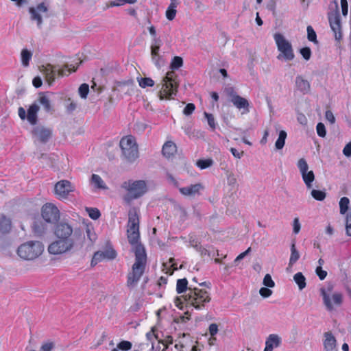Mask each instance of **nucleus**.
Returning <instances> with one entry per match:
<instances>
[{
	"instance_id": "obj_28",
	"label": "nucleus",
	"mask_w": 351,
	"mask_h": 351,
	"mask_svg": "<svg viewBox=\"0 0 351 351\" xmlns=\"http://www.w3.org/2000/svg\"><path fill=\"white\" fill-rule=\"evenodd\" d=\"M162 152L165 157L169 158L176 152V145L174 143L168 141L164 144Z\"/></svg>"
},
{
	"instance_id": "obj_13",
	"label": "nucleus",
	"mask_w": 351,
	"mask_h": 351,
	"mask_svg": "<svg viewBox=\"0 0 351 351\" xmlns=\"http://www.w3.org/2000/svg\"><path fill=\"white\" fill-rule=\"evenodd\" d=\"M73 227L66 222H60L54 228L53 234L56 239L74 240L72 237Z\"/></svg>"
},
{
	"instance_id": "obj_36",
	"label": "nucleus",
	"mask_w": 351,
	"mask_h": 351,
	"mask_svg": "<svg viewBox=\"0 0 351 351\" xmlns=\"http://www.w3.org/2000/svg\"><path fill=\"white\" fill-rule=\"evenodd\" d=\"M293 280L298 285L300 290H302L306 287V278L301 272L296 273L293 276Z\"/></svg>"
},
{
	"instance_id": "obj_19",
	"label": "nucleus",
	"mask_w": 351,
	"mask_h": 351,
	"mask_svg": "<svg viewBox=\"0 0 351 351\" xmlns=\"http://www.w3.org/2000/svg\"><path fill=\"white\" fill-rule=\"evenodd\" d=\"M323 344L324 351H337L336 339L330 332L324 333Z\"/></svg>"
},
{
	"instance_id": "obj_22",
	"label": "nucleus",
	"mask_w": 351,
	"mask_h": 351,
	"mask_svg": "<svg viewBox=\"0 0 351 351\" xmlns=\"http://www.w3.org/2000/svg\"><path fill=\"white\" fill-rule=\"evenodd\" d=\"M329 21L330 27L335 33V38L337 40H340L341 38V23L339 16H335L333 17H331L330 18Z\"/></svg>"
},
{
	"instance_id": "obj_39",
	"label": "nucleus",
	"mask_w": 351,
	"mask_h": 351,
	"mask_svg": "<svg viewBox=\"0 0 351 351\" xmlns=\"http://www.w3.org/2000/svg\"><path fill=\"white\" fill-rule=\"evenodd\" d=\"M162 42L158 38H154L151 45V56L159 54V49Z\"/></svg>"
},
{
	"instance_id": "obj_18",
	"label": "nucleus",
	"mask_w": 351,
	"mask_h": 351,
	"mask_svg": "<svg viewBox=\"0 0 351 351\" xmlns=\"http://www.w3.org/2000/svg\"><path fill=\"white\" fill-rule=\"evenodd\" d=\"M281 343L282 338L278 335L271 334L266 339L264 351H273L274 349L278 348Z\"/></svg>"
},
{
	"instance_id": "obj_1",
	"label": "nucleus",
	"mask_w": 351,
	"mask_h": 351,
	"mask_svg": "<svg viewBox=\"0 0 351 351\" xmlns=\"http://www.w3.org/2000/svg\"><path fill=\"white\" fill-rule=\"evenodd\" d=\"M135 257V262L132 267V271L128 276L127 285L130 287H136L144 273L147 256L143 246L136 247Z\"/></svg>"
},
{
	"instance_id": "obj_5",
	"label": "nucleus",
	"mask_w": 351,
	"mask_h": 351,
	"mask_svg": "<svg viewBox=\"0 0 351 351\" xmlns=\"http://www.w3.org/2000/svg\"><path fill=\"white\" fill-rule=\"evenodd\" d=\"M273 37L278 51L277 59L285 62L292 61L295 58V53L291 41L280 32L275 33Z\"/></svg>"
},
{
	"instance_id": "obj_54",
	"label": "nucleus",
	"mask_w": 351,
	"mask_h": 351,
	"mask_svg": "<svg viewBox=\"0 0 351 351\" xmlns=\"http://www.w3.org/2000/svg\"><path fill=\"white\" fill-rule=\"evenodd\" d=\"M86 210L88 213L89 217L93 219L96 220L101 215L99 210L97 208H87Z\"/></svg>"
},
{
	"instance_id": "obj_3",
	"label": "nucleus",
	"mask_w": 351,
	"mask_h": 351,
	"mask_svg": "<svg viewBox=\"0 0 351 351\" xmlns=\"http://www.w3.org/2000/svg\"><path fill=\"white\" fill-rule=\"evenodd\" d=\"M159 90V98L160 100L171 99L176 95L179 86L178 76L173 71H168L163 77Z\"/></svg>"
},
{
	"instance_id": "obj_59",
	"label": "nucleus",
	"mask_w": 351,
	"mask_h": 351,
	"mask_svg": "<svg viewBox=\"0 0 351 351\" xmlns=\"http://www.w3.org/2000/svg\"><path fill=\"white\" fill-rule=\"evenodd\" d=\"M263 283L265 286L270 288L274 287L275 285V283L269 274H266L265 276Z\"/></svg>"
},
{
	"instance_id": "obj_56",
	"label": "nucleus",
	"mask_w": 351,
	"mask_h": 351,
	"mask_svg": "<svg viewBox=\"0 0 351 351\" xmlns=\"http://www.w3.org/2000/svg\"><path fill=\"white\" fill-rule=\"evenodd\" d=\"M204 116L206 118L208 124L209 125L210 128L212 130H215V127H216V123H215V118L213 116V114L207 113V112H204Z\"/></svg>"
},
{
	"instance_id": "obj_25",
	"label": "nucleus",
	"mask_w": 351,
	"mask_h": 351,
	"mask_svg": "<svg viewBox=\"0 0 351 351\" xmlns=\"http://www.w3.org/2000/svg\"><path fill=\"white\" fill-rule=\"evenodd\" d=\"M39 110V107L37 104H32L29 106L27 112V119L32 125L36 124L37 121V113Z\"/></svg>"
},
{
	"instance_id": "obj_15",
	"label": "nucleus",
	"mask_w": 351,
	"mask_h": 351,
	"mask_svg": "<svg viewBox=\"0 0 351 351\" xmlns=\"http://www.w3.org/2000/svg\"><path fill=\"white\" fill-rule=\"evenodd\" d=\"M229 95L233 105L239 110H243L242 114H246L249 112V102L245 98L236 94L232 88L229 92Z\"/></svg>"
},
{
	"instance_id": "obj_50",
	"label": "nucleus",
	"mask_w": 351,
	"mask_h": 351,
	"mask_svg": "<svg viewBox=\"0 0 351 351\" xmlns=\"http://www.w3.org/2000/svg\"><path fill=\"white\" fill-rule=\"evenodd\" d=\"M78 92L82 98L86 99L89 92L88 85L86 84H82L79 88Z\"/></svg>"
},
{
	"instance_id": "obj_8",
	"label": "nucleus",
	"mask_w": 351,
	"mask_h": 351,
	"mask_svg": "<svg viewBox=\"0 0 351 351\" xmlns=\"http://www.w3.org/2000/svg\"><path fill=\"white\" fill-rule=\"evenodd\" d=\"M120 147L123 156L128 161L133 162L138 157V146L133 136L123 137L120 141Z\"/></svg>"
},
{
	"instance_id": "obj_31",
	"label": "nucleus",
	"mask_w": 351,
	"mask_h": 351,
	"mask_svg": "<svg viewBox=\"0 0 351 351\" xmlns=\"http://www.w3.org/2000/svg\"><path fill=\"white\" fill-rule=\"evenodd\" d=\"M139 232L128 233V238L130 243L132 245V248L136 254V249L138 246H143L138 243Z\"/></svg>"
},
{
	"instance_id": "obj_30",
	"label": "nucleus",
	"mask_w": 351,
	"mask_h": 351,
	"mask_svg": "<svg viewBox=\"0 0 351 351\" xmlns=\"http://www.w3.org/2000/svg\"><path fill=\"white\" fill-rule=\"evenodd\" d=\"M162 271L167 274L171 275L175 270L178 269V267L175 262L174 258H170L168 262L163 263Z\"/></svg>"
},
{
	"instance_id": "obj_52",
	"label": "nucleus",
	"mask_w": 351,
	"mask_h": 351,
	"mask_svg": "<svg viewBox=\"0 0 351 351\" xmlns=\"http://www.w3.org/2000/svg\"><path fill=\"white\" fill-rule=\"evenodd\" d=\"M152 60L155 66L158 69H160L164 65V61L159 54L152 56Z\"/></svg>"
},
{
	"instance_id": "obj_17",
	"label": "nucleus",
	"mask_w": 351,
	"mask_h": 351,
	"mask_svg": "<svg viewBox=\"0 0 351 351\" xmlns=\"http://www.w3.org/2000/svg\"><path fill=\"white\" fill-rule=\"evenodd\" d=\"M204 189V186L200 183H196L190 186L180 187L179 189L180 193L186 197H194L200 193V191Z\"/></svg>"
},
{
	"instance_id": "obj_60",
	"label": "nucleus",
	"mask_w": 351,
	"mask_h": 351,
	"mask_svg": "<svg viewBox=\"0 0 351 351\" xmlns=\"http://www.w3.org/2000/svg\"><path fill=\"white\" fill-rule=\"evenodd\" d=\"M346 234L351 236V213L347 214L346 219Z\"/></svg>"
},
{
	"instance_id": "obj_21",
	"label": "nucleus",
	"mask_w": 351,
	"mask_h": 351,
	"mask_svg": "<svg viewBox=\"0 0 351 351\" xmlns=\"http://www.w3.org/2000/svg\"><path fill=\"white\" fill-rule=\"evenodd\" d=\"M173 343V339L171 337L168 336L162 341H158L156 343L152 342V351H166L169 345Z\"/></svg>"
},
{
	"instance_id": "obj_58",
	"label": "nucleus",
	"mask_w": 351,
	"mask_h": 351,
	"mask_svg": "<svg viewBox=\"0 0 351 351\" xmlns=\"http://www.w3.org/2000/svg\"><path fill=\"white\" fill-rule=\"evenodd\" d=\"M300 54L306 60H308L311 56V50L309 47H303L300 50Z\"/></svg>"
},
{
	"instance_id": "obj_33",
	"label": "nucleus",
	"mask_w": 351,
	"mask_h": 351,
	"mask_svg": "<svg viewBox=\"0 0 351 351\" xmlns=\"http://www.w3.org/2000/svg\"><path fill=\"white\" fill-rule=\"evenodd\" d=\"M303 181L305 183L307 189H311L313 186V182L315 180V176L313 171H308L301 174Z\"/></svg>"
},
{
	"instance_id": "obj_32",
	"label": "nucleus",
	"mask_w": 351,
	"mask_h": 351,
	"mask_svg": "<svg viewBox=\"0 0 351 351\" xmlns=\"http://www.w3.org/2000/svg\"><path fill=\"white\" fill-rule=\"evenodd\" d=\"M32 58V53L31 51L23 49L21 52V60L22 65L27 67L29 65V61Z\"/></svg>"
},
{
	"instance_id": "obj_12",
	"label": "nucleus",
	"mask_w": 351,
	"mask_h": 351,
	"mask_svg": "<svg viewBox=\"0 0 351 351\" xmlns=\"http://www.w3.org/2000/svg\"><path fill=\"white\" fill-rule=\"evenodd\" d=\"M41 215L46 222L55 223L60 219V211L53 204L46 203L42 207Z\"/></svg>"
},
{
	"instance_id": "obj_45",
	"label": "nucleus",
	"mask_w": 351,
	"mask_h": 351,
	"mask_svg": "<svg viewBox=\"0 0 351 351\" xmlns=\"http://www.w3.org/2000/svg\"><path fill=\"white\" fill-rule=\"evenodd\" d=\"M311 194L315 199L318 201H322L326 198V193L322 191L313 189Z\"/></svg>"
},
{
	"instance_id": "obj_4",
	"label": "nucleus",
	"mask_w": 351,
	"mask_h": 351,
	"mask_svg": "<svg viewBox=\"0 0 351 351\" xmlns=\"http://www.w3.org/2000/svg\"><path fill=\"white\" fill-rule=\"evenodd\" d=\"M45 250L43 243L39 241H28L18 247V256L25 261H34L42 255Z\"/></svg>"
},
{
	"instance_id": "obj_29",
	"label": "nucleus",
	"mask_w": 351,
	"mask_h": 351,
	"mask_svg": "<svg viewBox=\"0 0 351 351\" xmlns=\"http://www.w3.org/2000/svg\"><path fill=\"white\" fill-rule=\"evenodd\" d=\"M51 96H52V94H40L39 95L38 98V102L40 105H42L44 108V109L49 112L51 110Z\"/></svg>"
},
{
	"instance_id": "obj_47",
	"label": "nucleus",
	"mask_w": 351,
	"mask_h": 351,
	"mask_svg": "<svg viewBox=\"0 0 351 351\" xmlns=\"http://www.w3.org/2000/svg\"><path fill=\"white\" fill-rule=\"evenodd\" d=\"M33 230L34 232L38 235V236H42L43 234L45 233V228L44 227V225L40 222L39 224L37 223H35L33 225Z\"/></svg>"
},
{
	"instance_id": "obj_61",
	"label": "nucleus",
	"mask_w": 351,
	"mask_h": 351,
	"mask_svg": "<svg viewBox=\"0 0 351 351\" xmlns=\"http://www.w3.org/2000/svg\"><path fill=\"white\" fill-rule=\"evenodd\" d=\"M315 272L321 280H324L327 276V271L325 270H323L322 267L321 266L317 267V268L315 269Z\"/></svg>"
},
{
	"instance_id": "obj_9",
	"label": "nucleus",
	"mask_w": 351,
	"mask_h": 351,
	"mask_svg": "<svg viewBox=\"0 0 351 351\" xmlns=\"http://www.w3.org/2000/svg\"><path fill=\"white\" fill-rule=\"evenodd\" d=\"M74 245V240L56 239L49 244L47 252L51 255L61 256L71 252Z\"/></svg>"
},
{
	"instance_id": "obj_14",
	"label": "nucleus",
	"mask_w": 351,
	"mask_h": 351,
	"mask_svg": "<svg viewBox=\"0 0 351 351\" xmlns=\"http://www.w3.org/2000/svg\"><path fill=\"white\" fill-rule=\"evenodd\" d=\"M75 190V187L67 180H61L54 186V193L58 199H66L70 192Z\"/></svg>"
},
{
	"instance_id": "obj_64",
	"label": "nucleus",
	"mask_w": 351,
	"mask_h": 351,
	"mask_svg": "<svg viewBox=\"0 0 351 351\" xmlns=\"http://www.w3.org/2000/svg\"><path fill=\"white\" fill-rule=\"evenodd\" d=\"M325 118L330 124H334L335 123V117L330 110L326 111Z\"/></svg>"
},
{
	"instance_id": "obj_37",
	"label": "nucleus",
	"mask_w": 351,
	"mask_h": 351,
	"mask_svg": "<svg viewBox=\"0 0 351 351\" xmlns=\"http://www.w3.org/2000/svg\"><path fill=\"white\" fill-rule=\"evenodd\" d=\"M339 205L340 214L345 215L349 208L350 199L346 197H341L339 200Z\"/></svg>"
},
{
	"instance_id": "obj_48",
	"label": "nucleus",
	"mask_w": 351,
	"mask_h": 351,
	"mask_svg": "<svg viewBox=\"0 0 351 351\" xmlns=\"http://www.w3.org/2000/svg\"><path fill=\"white\" fill-rule=\"evenodd\" d=\"M298 167L300 170V173H305L306 171H308V165L304 158H300L298 162Z\"/></svg>"
},
{
	"instance_id": "obj_44",
	"label": "nucleus",
	"mask_w": 351,
	"mask_h": 351,
	"mask_svg": "<svg viewBox=\"0 0 351 351\" xmlns=\"http://www.w3.org/2000/svg\"><path fill=\"white\" fill-rule=\"evenodd\" d=\"M183 64L182 58L180 56H175L171 62V69L172 70L178 69Z\"/></svg>"
},
{
	"instance_id": "obj_49",
	"label": "nucleus",
	"mask_w": 351,
	"mask_h": 351,
	"mask_svg": "<svg viewBox=\"0 0 351 351\" xmlns=\"http://www.w3.org/2000/svg\"><path fill=\"white\" fill-rule=\"evenodd\" d=\"M307 38L309 41L313 42L315 43H317V35L315 32L314 31L313 28L308 25L307 27Z\"/></svg>"
},
{
	"instance_id": "obj_40",
	"label": "nucleus",
	"mask_w": 351,
	"mask_h": 351,
	"mask_svg": "<svg viewBox=\"0 0 351 351\" xmlns=\"http://www.w3.org/2000/svg\"><path fill=\"white\" fill-rule=\"evenodd\" d=\"M86 234L87 239L90 241L91 243H94L97 240V237L93 226H86Z\"/></svg>"
},
{
	"instance_id": "obj_26",
	"label": "nucleus",
	"mask_w": 351,
	"mask_h": 351,
	"mask_svg": "<svg viewBox=\"0 0 351 351\" xmlns=\"http://www.w3.org/2000/svg\"><path fill=\"white\" fill-rule=\"evenodd\" d=\"M295 84L297 88L304 94L307 93L310 90L309 82L301 76L296 77Z\"/></svg>"
},
{
	"instance_id": "obj_27",
	"label": "nucleus",
	"mask_w": 351,
	"mask_h": 351,
	"mask_svg": "<svg viewBox=\"0 0 351 351\" xmlns=\"http://www.w3.org/2000/svg\"><path fill=\"white\" fill-rule=\"evenodd\" d=\"M12 223L10 218L2 215L0 216V232L2 234L8 233L11 230Z\"/></svg>"
},
{
	"instance_id": "obj_6",
	"label": "nucleus",
	"mask_w": 351,
	"mask_h": 351,
	"mask_svg": "<svg viewBox=\"0 0 351 351\" xmlns=\"http://www.w3.org/2000/svg\"><path fill=\"white\" fill-rule=\"evenodd\" d=\"M187 304H191L197 309H201L206 303L210 301L209 293L197 287H189L187 293L183 295Z\"/></svg>"
},
{
	"instance_id": "obj_46",
	"label": "nucleus",
	"mask_w": 351,
	"mask_h": 351,
	"mask_svg": "<svg viewBox=\"0 0 351 351\" xmlns=\"http://www.w3.org/2000/svg\"><path fill=\"white\" fill-rule=\"evenodd\" d=\"M174 348L175 351H197L195 346L186 347L180 342L175 344Z\"/></svg>"
},
{
	"instance_id": "obj_43",
	"label": "nucleus",
	"mask_w": 351,
	"mask_h": 351,
	"mask_svg": "<svg viewBox=\"0 0 351 351\" xmlns=\"http://www.w3.org/2000/svg\"><path fill=\"white\" fill-rule=\"evenodd\" d=\"M138 82L141 88L152 87L154 85V81L149 77L138 78Z\"/></svg>"
},
{
	"instance_id": "obj_35",
	"label": "nucleus",
	"mask_w": 351,
	"mask_h": 351,
	"mask_svg": "<svg viewBox=\"0 0 351 351\" xmlns=\"http://www.w3.org/2000/svg\"><path fill=\"white\" fill-rule=\"evenodd\" d=\"M187 285L188 281L186 278L178 280L176 285L177 292L178 293H184V294H186L187 291L189 289V287H188Z\"/></svg>"
},
{
	"instance_id": "obj_11",
	"label": "nucleus",
	"mask_w": 351,
	"mask_h": 351,
	"mask_svg": "<svg viewBox=\"0 0 351 351\" xmlns=\"http://www.w3.org/2000/svg\"><path fill=\"white\" fill-rule=\"evenodd\" d=\"M49 10L48 5L45 2H41L36 5L29 8L30 19L36 21L37 26L40 28L43 24V18L47 16Z\"/></svg>"
},
{
	"instance_id": "obj_63",
	"label": "nucleus",
	"mask_w": 351,
	"mask_h": 351,
	"mask_svg": "<svg viewBox=\"0 0 351 351\" xmlns=\"http://www.w3.org/2000/svg\"><path fill=\"white\" fill-rule=\"evenodd\" d=\"M148 128V125L143 121H138L135 125V129L139 132H143Z\"/></svg>"
},
{
	"instance_id": "obj_57",
	"label": "nucleus",
	"mask_w": 351,
	"mask_h": 351,
	"mask_svg": "<svg viewBox=\"0 0 351 351\" xmlns=\"http://www.w3.org/2000/svg\"><path fill=\"white\" fill-rule=\"evenodd\" d=\"M132 347V343L128 341H122L118 345L117 348L123 351H128Z\"/></svg>"
},
{
	"instance_id": "obj_38",
	"label": "nucleus",
	"mask_w": 351,
	"mask_h": 351,
	"mask_svg": "<svg viewBox=\"0 0 351 351\" xmlns=\"http://www.w3.org/2000/svg\"><path fill=\"white\" fill-rule=\"evenodd\" d=\"M300 258V253L295 248V243H292L291 246V256L289 258V266H292L295 264L298 260Z\"/></svg>"
},
{
	"instance_id": "obj_23",
	"label": "nucleus",
	"mask_w": 351,
	"mask_h": 351,
	"mask_svg": "<svg viewBox=\"0 0 351 351\" xmlns=\"http://www.w3.org/2000/svg\"><path fill=\"white\" fill-rule=\"evenodd\" d=\"M90 184L95 190H106L108 189L103 179L97 174H92L90 179Z\"/></svg>"
},
{
	"instance_id": "obj_24",
	"label": "nucleus",
	"mask_w": 351,
	"mask_h": 351,
	"mask_svg": "<svg viewBox=\"0 0 351 351\" xmlns=\"http://www.w3.org/2000/svg\"><path fill=\"white\" fill-rule=\"evenodd\" d=\"M180 3L179 0H170V4L169 5L166 12L165 16L169 21H172L175 19L177 13V7Z\"/></svg>"
},
{
	"instance_id": "obj_51",
	"label": "nucleus",
	"mask_w": 351,
	"mask_h": 351,
	"mask_svg": "<svg viewBox=\"0 0 351 351\" xmlns=\"http://www.w3.org/2000/svg\"><path fill=\"white\" fill-rule=\"evenodd\" d=\"M104 256H101V251L96 252L92 258L91 261V266L96 265L98 263L104 261Z\"/></svg>"
},
{
	"instance_id": "obj_16",
	"label": "nucleus",
	"mask_w": 351,
	"mask_h": 351,
	"mask_svg": "<svg viewBox=\"0 0 351 351\" xmlns=\"http://www.w3.org/2000/svg\"><path fill=\"white\" fill-rule=\"evenodd\" d=\"M127 232H139L138 210L135 208H131L129 211Z\"/></svg>"
},
{
	"instance_id": "obj_62",
	"label": "nucleus",
	"mask_w": 351,
	"mask_h": 351,
	"mask_svg": "<svg viewBox=\"0 0 351 351\" xmlns=\"http://www.w3.org/2000/svg\"><path fill=\"white\" fill-rule=\"evenodd\" d=\"M301 229V224L299 219L295 217L293 221V232L294 234H298Z\"/></svg>"
},
{
	"instance_id": "obj_55",
	"label": "nucleus",
	"mask_w": 351,
	"mask_h": 351,
	"mask_svg": "<svg viewBox=\"0 0 351 351\" xmlns=\"http://www.w3.org/2000/svg\"><path fill=\"white\" fill-rule=\"evenodd\" d=\"M316 131L317 133V135L320 137H325L326 135V130L325 125L322 123H318L316 126Z\"/></svg>"
},
{
	"instance_id": "obj_53",
	"label": "nucleus",
	"mask_w": 351,
	"mask_h": 351,
	"mask_svg": "<svg viewBox=\"0 0 351 351\" xmlns=\"http://www.w3.org/2000/svg\"><path fill=\"white\" fill-rule=\"evenodd\" d=\"M55 348V343L53 341H47L44 342L40 346L41 351H52Z\"/></svg>"
},
{
	"instance_id": "obj_41",
	"label": "nucleus",
	"mask_w": 351,
	"mask_h": 351,
	"mask_svg": "<svg viewBox=\"0 0 351 351\" xmlns=\"http://www.w3.org/2000/svg\"><path fill=\"white\" fill-rule=\"evenodd\" d=\"M101 256H104V260H112L116 257L117 254L112 247H108L104 251H101Z\"/></svg>"
},
{
	"instance_id": "obj_10",
	"label": "nucleus",
	"mask_w": 351,
	"mask_h": 351,
	"mask_svg": "<svg viewBox=\"0 0 351 351\" xmlns=\"http://www.w3.org/2000/svg\"><path fill=\"white\" fill-rule=\"evenodd\" d=\"M76 68L73 69L66 66L65 68H59L51 64H47L43 65L40 68V72L45 75L46 81L51 85L57 76H64L69 75L71 72L75 71Z\"/></svg>"
},
{
	"instance_id": "obj_2",
	"label": "nucleus",
	"mask_w": 351,
	"mask_h": 351,
	"mask_svg": "<svg viewBox=\"0 0 351 351\" xmlns=\"http://www.w3.org/2000/svg\"><path fill=\"white\" fill-rule=\"evenodd\" d=\"M121 187L126 191L124 200L128 203L143 196L149 189L148 182L143 180H129L124 182Z\"/></svg>"
},
{
	"instance_id": "obj_34",
	"label": "nucleus",
	"mask_w": 351,
	"mask_h": 351,
	"mask_svg": "<svg viewBox=\"0 0 351 351\" xmlns=\"http://www.w3.org/2000/svg\"><path fill=\"white\" fill-rule=\"evenodd\" d=\"M287 134L285 130H280L278 134V138L275 143V147L276 149H282L285 144V141Z\"/></svg>"
},
{
	"instance_id": "obj_42",
	"label": "nucleus",
	"mask_w": 351,
	"mask_h": 351,
	"mask_svg": "<svg viewBox=\"0 0 351 351\" xmlns=\"http://www.w3.org/2000/svg\"><path fill=\"white\" fill-rule=\"evenodd\" d=\"M197 166L201 169H205L213 165V160L210 158L199 160L196 162Z\"/></svg>"
},
{
	"instance_id": "obj_20",
	"label": "nucleus",
	"mask_w": 351,
	"mask_h": 351,
	"mask_svg": "<svg viewBox=\"0 0 351 351\" xmlns=\"http://www.w3.org/2000/svg\"><path fill=\"white\" fill-rule=\"evenodd\" d=\"M34 134L40 141L45 142L50 138L51 132L48 128L37 126L34 130Z\"/></svg>"
},
{
	"instance_id": "obj_7",
	"label": "nucleus",
	"mask_w": 351,
	"mask_h": 351,
	"mask_svg": "<svg viewBox=\"0 0 351 351\" xmlns=\"http://www.w3.org/2000/svg\"><path fill=\"white\" fill-rule=\"evenodd\" d=\"M320 293L323 304L328 311L332 312L341 307L343 302V295L339 291H332V287L322 288Z\"/></svg>"
}]
</instances>
